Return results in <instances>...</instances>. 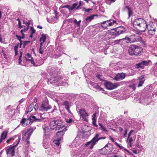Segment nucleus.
<instances>
[{"label":"nucleus","instance_id":"nucleus-26","mask_svg":"<svg viewBox=\"0 0 157 157\" xmlns=\"http://www.w3.org/2000/svg\"><path fill=\"white\" fill-rule=\"evenodd\" d=\"M108 146L107 144H106L105 146L101 149L100 150V152L102 155H105L107 154L109 151V150L106 149V147H107Z\"/></svg>","mask_w":157,"mask_h":157},{"label":"nucleus","instance_id":"nucleus-44","mask_svg":"<svg viewBox=\"0 0 157 157\" xmlns=\"http://www.w3.org/2000/svg\"><path fill=\"white\" fill-rule=\"evenodd\" d=\"M31 21L30 20H29L27 22H26L25 23V21H24V23L25 24V25H26V26H29V25L31 24Z\"/></svg>","mask_w":157,"mask_h":157},{"label":"nucleus","instance_id":"nucleus-27","mask_svg":"<svg viewBox=\"0 0 157 157\" xmlns=\"http://www.w3.org/2000/svg\"><path fill=\"white\" fill-rule=\"evenodd\" d=\"M42 128L44 132V134L43 136H46V138H48V135L47 134V133L48 132L49 130L48 127L46 126H44L42 127Z\"/></svg>","mask_w":157,"mask_h":157},{"label":"nucleus","instance_id":"nucleus-33","mask_svg":"<svg viewBox=\"0 0 157 157\" xmlns=\"http://www.w3.org/2000/svg\"><path fill=\"white\" fill-rule=\"evenodd\" d=\"M46 39V36L44 34H42V37L40 38V42H44L45 41Z\"/></svg>","mask_w":157,"mask_h":157},{"label":"nucleus","instance_id":"nucleus-51","mask_svg":"<svg viewBox=\"0 0 157 157\" xmlns=\"http://www.w3.org/2000/svg\"><path fill=\"white\" fill-rule=\"evenodd\" d=\"M38 52L41 54H43L44 52V51L42 49V48H40L39 49Z\"/></svg>","mask_w":157,"mask_h":157},{"label":"nucleus","instance_id":"nucleus-1","mask_svg":"<svg viewBox=\"0 0 157 157\" xmlns=\"http://www.w3.org/2000/svg\"><path fill=\"white\" fill-rule=\"evenodd\" d=\"M131 22L133 24L134 27L139 29L141 32H144L147 28V24L146 21L141 18L136 19L134 21L131 19Z\"/></svg>","mask_w":157,"mask_h":157},{"label":"nucleus","instance_id":"nucleus-60","mask_svg":"<svg viewBox=\"0 0 157 157\" xmlns=\"http://www.w3.org/2000/svg\"><path fill=\"white\" fill-rule=\"evenodd\" d=\"M132 144V143H130L128 142V147H131Z\"/></svg>","mask_w":157,"mask_h":157},{"label":"nucleus","instance_id":"nucleus-29","mask_svg":"<svg viewBox=\"0 0 157 157\" xmlns=\"http://www.w3.org/2000/svg\"><path fill=\"white\" fill-rule=\"evenodd\" d=\"M8 133V131H5L2 132L1 134V138L2 139L4 140L6 138Z\"/></svg>","mask_w":157,"mask_h":157},{"label":"nucleus","instance_id":"nucleus-43","mask_svg":"<svg viewBox=\"0 0 157 157\" xmlns=\"http://www.w3.org/2000/svg\"><path fill=\"white\" fill-rule=\"evenodd\" d=\"M136 145L137 147L139 148H141L142 147L141 145L140 144V141H139L138 140H136Z\"/></svg>","mask_w":157,"mask_h":157},{"label":"nucleus","instance_id":"nucleus-9","mask_svg":"<svg viewBox=\"0 0 157 157\" xmlns=\"http://www.w3.org/2000/svg\"><path fill=\"white\" fill-rule=\"evenodd\" d=\"M117 24V22L113 20H109L104 21L101 24V26L104 29H107L108 26H112Z\"/></svg>","mask_w":157,"mask_h":157},{"label":"nucleus","instance_id":"nucleus-38","mask_svg":"<svg viewBox=\"0 0 157 157\" xmlns=\"http://www.w3.org/2000/svg\"><path fill=\"white\" fill-rule=\"evenodd\" d=\"M30 42V41H23V48H25V46L28 45L29 44Z\"/></svg>","mask_w":157,"mask_h":157},{"label":"nucleus","instance_id":"nucleus-59","mask_svg":"<svg viewBox=\"0 0 157 157\" xmlns=\"http://www.w3.org/2000/svg\"><path fill=\"white\" fill-rule=\"evenodd\" d=\"M97 78H98V79H100L101 80H102V78H101L102 76L98 74L97 75Z\"/></svg>","mask_w":157,"mask_h":157},{"label":"nucleus","instance_id":"nucleus-63","mask_svg":"<svg viewBox=\"0 0 157 157\" xmlns=\"http://www.w3.org/2000/svg\"><path fill=\"white\" fill-rule=\"evenodd\" d=\"M20 140H21V138L19 137L18 139L16 145H17L18 144L19 142L20 141Z\"/></svg>","mask_w":157,"mask_h":157},{"label":"nucleus","instance_id":"nucleus-39","mask_svg":"<svg viewBox=\"0 0 157 157\" xmlns=\"http://www.w3.org/2000/svg\"><path fill=\"white\" fill-rule=\"evenodd\" d=\"M136 84L134 83H133L132 85H130L129 86V87L133 90H134L136 89Z\"/></svg>","mask_w":157,"mask_h":157},{"label":"nucleus","instance_id":"nucleus-19","mask_svg":"<svg viewBox=\"0 0 157 157\" xmlns=\"http://www.w3.org/2000/svg\"><path fill=\"white\" fill-rule=\"evenodd\" d=\"M125 74L121 73H118L115 77L114 79L116 81H120L123 80L125 77Z\"/></svg>","mask_w":157,"mask_h":157},{"label":"nucleus","instance_id":"nucleus-4","mask_svg":"<svg viewBox=\"0 0 157 157\" xmlns=\"http://www.w3.org/2000/svg\"><path fill=\"white\" fill-rule=\"evenodd\" d=\"M100 133H96L90 141L86 143V145L87 146H89V148L90 149H92L99 140H101L105 139L106 138V136L100 137Z\"/></svg>","mask_w":157,"mask_h":157},{"label":"nucleus","instance_id":"nucleus-57","mask_svg":"<svg viewBox=\"0 0 157 157\" xmlns=\"http://www.w3.org/2000/svg\"><path fill=\"white\" fill-rule=\"evenodd\" d=\"M21 56H20L19 60H18V62L19 63V64H20L21 65V63L22 61V60H21Z\"/></svg>","mask_w":157,"mask_h":157},{"label":"nucleus","instance_id":"nucleus-25","mask_svg":"<svg viewBox=\"0 0 157 157\" xmlns=\"http://www.w3.org/2000/svg\"><path fill=\"white\" fill-rule=\"evenodd\" d=\"M97 16L96 15H93L91 16H88L86 19L85 23H86V24H88L91 21L93 20L94 17Z\"/></svg>","mask_w":157,"mask_h":157},{"label":"nucleus","instance_id":"nucleus-49","mask_svg":"<svg viewBox=\"0 0 157 157\" xmlns=\"http://www.w3.org/2000/svg\"><path fill=\"white\" fill-rule=\"evenodd\" d=\"M97 113H95L93 114V115L92 116V120H96V117Z\"/></svg>","mask_w":157,"mask_h":157},{"label":"nucleus","instance_id":"nucleus-61","mask_svg":"<svg viewBox=\"0 0 157 157\" xmlns=\"http://www.w3.org/2000/svg\"><path fill=\"white\" fill-rule=\"evenodd\" d=\"M127 130L126 129L125 131L124 134V137H126V135L127 134Z\"/></svg>","mask_w":157,"mask_h":157},{"label":"nucleus","instance_id":"nucleus-8","mask_svg":"<svg viewBox=\"0 0 157 157\" xmlns=\"http://www.w3.org/2000/svg\"><path fill=\"white\" fill-rule=\"evenodd\" d=\"M26 61H30L31 64H33L35 66H40L43 63V61L41 60L40 62H37V61L34 62L33 60V58L31 57L30 54L29 53L27 54L25 57Z\"/></svg>","mask_w":157,"mask_h":157},{"label":"nucleus","instance_id":"nucleus-52","mask_svg":"<svg viewBox=\"0 0 157 157\" xmlns=\"http://www.w3.org/2000/svg\"><path fill=\"white\" fill-rule=\"evenodd\" d=\"M151 25L148 26V27L147 28L148 30H149V29H151V30H152L153 29H155V28H154L153 27H151Z\"/></svg>","mask_w":157,"mask_h":157},{"label":"nucleus","instance_id":"nucleus-46","mask_svg":"<svg viewBox=\"0 0 157 157\" xmlns=\"http://www.w3.org/2000/svg\"><path fill=\"white\" fill-rule=\"evenodd\" d=\"M26 143V147H27V148H28V147L29 146V140H28V139H26L25 141Z\"/></svg>","mask_w":157,"mask_h":157},{"label":"nucleus","instance_id":"nucleus-45","mask_svg":"<svg viewBox=\"0 0 157 157\" xmlns=\"http://www.w3.org/2000/svg\"><path fill=\"white\" fill-rule=\"evenodd\" d=\"M127 140H128L129 142L132 143L133 141L134 140V138L130 137L129 138L128 137Z\"/></svg>","mask_w":157,"mask_h":157},{"label":"nucleus","instance_id":"nucleus-28","mask_svg":"<svg viewBox=\"0 0 157 157\" xmlns=\"http://www.w3.org/2000/svg\"><path fill=\"white\" fill-rule=\"evenodd\" d=\"M14 109L12 108L11 105H9L7 107L6 109V113L8 114H10V112H12Z\"/></svg>","mask_w":157,"mask_h":157},{"label":"nucleus","instance_id":"nucleus-17","mask_svg":"<svg viewBox=\"0 0 157 157\" xmlns=\"http://www.w3.org/2000/svg\"><path fill=\"white\" fill-rule=\"evenodd\" d=\"M66 7L69 10L70 12H72L74 9H76L78 10L79 9L80 7L78 5V4L77 3H75L73 4L71 6H69L68 5H67L63 7V8Z\"/></svg>","mask_w":157,"mask_h":157},{"label":"nucleus","instance_id":"nucleus-30","mask_svg":"<svg viewBox=\"0 0 157 157\" xmlns=\"http://www.w3.org/2000/svg\"><path fill=\"white\" fill-rule=\"evenodd\" d=\"M62 105L65 106V109L70 107V103L67 101H65L63 102Z\"/></svg>","mask_w":157,"mask_h":157},{"label":"nucleus","instance_id":"nucleus-62","mask_svg":"<svg viewBox=\"0 0 157 157\" xmlns=\"http://www.w3.org/2000/svg\"><path fill=\"white\" fill-rule=\"evenodd\" d=\"M24 101V99L23 98L21 99L19 101V104H20L21 103Z\"/></svg>","mask_w":157,"mask_h":157},{"label":"nucleus","instance_id":"nucleus-50","mask_svg":"<svg viewBox=\"0 0 157 157\" xmlns=\"http://www.w3.org/2000/svg\"><path fill=\"white\" fill-rule=\"evenodd\" d=\"M101 128V130L105 132H108V131L103 126Z\"/></svg>","mask_w":157,"mask_h":157},{"label":"nucleus","instance_id":"nucleus-54","mask_svg":"<svg viewBox=\"0 0 157 157\" xmlns=\"http://www.w3.org/2000/svg\"><path fill=\"white\" fill-rule=\"evenodd\" d=\"M36 104H35V105H34V103H32L31 105H30L29 106V109H31V108H32V107H33V106H36Z\"/></svg>","mask_w":157,"mask_h":157},{"label":"nucleus","instance_id":"nucleus-32","mask_svg":"<svg viewBox=\"0 0 157 157\" xmlns=\"http://www.w3.org/2000/svg\"><path fill=\"white\" fill-rule=\"evenodd\" d=\"M90 84L91 85L93 86H94V87L97 89H99L100 87L99 85H98L97 83L91 82H90Z\"/></svg>","mask_w":157,"mask_h":157},{"label":"nucleus","instance_id":"nucleus-3","mask_svg":"<svg viewBox=\"0 0 157 157\" xmlns=\"http://www.w3.org/2000/svg\"><path fill=\"white\" fill-rule=\"evenodd\" d=\"M49 125L52 129L63 131L65 128V126L63 124L62 121L60 119H55L51 120Z\"/></svg>","mask_w":157,"mask_h":157},{"label":"nucleus","instance_id":"nucleus-31","mask_svg":"<svg viewBox=\"0 0 157 157\" xmlns=\"http://www.w3.org/2000/svg\"><path fill=\"white\" fill-rule=\"evenodd\" d=\"M155 31L156 29H153L152 30H151V29H149L148 31V33L149 35L153 36L155 34Z\"/></svg>","mask_w":157,"mask_h":157},{"label":"nucleus","instance_id":"nucleus-2","mask_svg":"<svg viewBox=\"0 0 157 157\" xmlns=\"http://www.w3.org/2000/svg\"><path fill=\"white\" fill-rule=\"evenodd\" d=\"M126 29L123 26H120L116 28L115 29H112L111 31H108L106 33L105 36H108L109 39L117 36L121 34L124 33L126 31Z\"/></svg>","mask_w":157,"mask_h":157},{"label":"nucleus","instance_id":"nucleus-56","mask_svg":"<svg viewBox=\"0 0 157 157\" xmlns=\"http://www.w3.org/2000/svg\"><path fill=\"white\" fill-rule=\"evenodd\" d=\"M140 41H141V43L142 44H143L144 46H146L147 45V44L145 41L143 40L142 39Z\"/></svg>","mask_w":157,"mask_h":157},{"label":"nucleus","instance_id":"nucleus-55","mask_svg":"<svg viewBox=\"0 0 157 157\" xmlns=\"http://www.w3.org/2000/svg\"><path fill=\"white\" fill-rule=\"evenodd\" d=\"M132 152L135 154H137V151L136 148H134L132 150Z\"/></svg>","mask_w":157,"mask_h":157},{"label":"nucleus","instance_id":"nucleus-18","mask_svg":"<svg viewBox=\"0 0 157 157\" xmlns=\"http://www.w3.org/2000/svg\"><path fill=\"white\" fill-rule=\"evenodd\" d=\"M79 113L80 116L82 117L84 121H88V115L87 113L84 110L80 109L79 110Z\"/></svg>","mask_w":157,"mask_h":157},{"label":"nucleus","instance_id":"nucleus-15","mask_svg":"<svg viewBox=\"0 0 157 157\" xmlns=\"http://www.w3.org/2000/svg\"><path fill=\"white\" fill-rule=\"evenodd\" d=\"M105 86L107 89L111 90L116 88L117 86L115 83L113 84L110 82H108L105 83Z\"/></svg>","mask_w":157,"mask_h":157},{"label":"nucleus","instance_id":"nucleus-58","mask_svg":"<svg viewBox=\"0 0 157 157\" xmlns=\"http://www.w3.org/2000/svg\"><path fill=\"white\" fill-rule=\"evenodd\" d=\"M16 36L17 37V39L18 40H19L20 41H22L21 40V39L20 38V36L18 35H16Z\"/></svg>","mask_w":157,"mask_h":157},{"label":"nucleus","instance_id":"nucleus-36","mask_svg":"<svg viewBox=\"0 0 157 157\" xmlns=\"http://www.w3.org/2000/svg\"><path fill=\"white\" fill-rule=\"evenodd\" d=\"M28 148H26V150L24 151V156L25 157H29L28 155Z\"/></svg>","mask_w":157,"mask_h":157},{"label":"nucleus","instance_id":"nucleus-42","mask_svg":"<svg viewBox=\"0 0 157 157\" xmlns=\"http://www.w3.org/2000/svg\"><path fill=\"white\" fill-rule=\"evenodd\" d=\"M30 30L31 32V33H32V34H33L36 32V30L34 29L33 27H31L30 28Z\"/></svg>","mask_w":157,"mask_h":157},{"label":"nucleus","instance_id":"nucleus-13","mask_svg":"<svg viewBox=\"0 0 157 157\" xmlns=\"http://www.w3.org/2000/svg\"><path fill=\"white\" fill-rule=\"evenodd\" d=\"M151 102V99L150 98L144 95L141 96L140 99V102L144 105H147Z\"/></svg>","mask_w":157,"mask_h":157},{"label":"nucleus","instance_id":"nucleus-40","mask_svg":"<svg viewBox=\"0 0 157 157\" xmlns=\"http://www.w3.org/2000/svg\"><path fill=\"white\" fill-rule=\"evenodd\" d=\"M60 138H58L57 140L55 141V144L58 146L59 145L60 143L59 141L61 140Z\"/></svg>","mask_w":157,"mask_h":157},{"label":"nucleus","instance_id":"nucleus-10","mask_svg":"<svg viewBox=\"0 0 157 157\" xmlns=\"http://www.w3.org/2000/svg\"><path fill=\"white\" fill-rule=\"evenodd\" d=\"M51 106L49 105V102L48 100H44L41 104L39 109L41 111H47L50 109Z\"/></svg>","mask_w":157,"mask_h":157},{"label":"nucleus","instance_id":"nucleus-47","mask_svg":"<svg viewBox=\"0 0 157 157\" xmlns=\"http://www.w3.org/2000/svg\"><path fill=\"white\" fill-rule=\"evenodd\" d=\"M66 122L67 123H73L74 122V121H73V120L71 119V118H70L69 119H67V120H66Z\"/></svg>","mask_w":157,"mask_h":157},{"label":"nucleus","instance_id":"nucleus-64","mask_svg":"<svg viewBox=\"0 0 157 157\" xmlns=\"http://www.w3.org/2000/svg\"><path fill=\"white\" fill-rule=\"evenodd\" d=\"M46 73L45 72H42L41 73V75L43 76H45V75H46Z\"/></svg>","mask_w":157,"mask_h":157},{"label":"nucleus","instance_id":"nucleus-5","mask_svg":"<svg viewBox=\"0 0 157 157\" xmlns=\"http://www.w3.org/2000/svg\"><path fill=\"white\" fill-rule=\"evenodd\" d=\"M142 49L141 48L136 45H132L129 47L128 52L129 55L137 56L141 53Z\"/></svg>","mask_w":157,"mask_h":157},{"label":"nucleus","instance_id":"nucleus-7","mask_svg":"<svg viewBox=\"0 0 157 157\" xmlns=\"http://www.w3.org/2000/svg\"><path fill=\"white\" fill-rule=\"evenodd\" d=\"M44 120V118H41V119H37L36 118L35 116H30L29 118L27 120H26L25 118H23L22 120V121H21V123H22L23 125V126H25L27 125H28V124L26 123L25 124V123L26 121H30V122H33L34 121H36L37 122H41L43 121Z\"/></svg>","mask_w":157,"mask_h":157},{"label":"nucleus","instance_id":"nucleus-37","mask_svg":"<svg viewBox=\"0 0 157 157\" xmlns=\"http://www.w3.org/2000/svg\"><path fill=\"white\" fill-rule=\"evenodd\" d=\"M81 22V20H79L78 21H77L76 19H75L74 20V23L77 25L80 26V23Z\"/></svg>","mask_w":157,"mask_h":157},{"label":"nucleus","instance_id":"nucleus-21","mask_svg":"<svg viewBox=\"0 0 157 157\" xmlns=\"http://www.w3.org/2000/svg\"><path fill=\"white\" fill-rule=\"evenodd\" d=\"M125 10L127 11L128 15V18L129 19L130 17L132 16L133 14V10L132 8L129 7L128 6H126L124 8Z\"/></svg>","mask_w":157,"mask_h":157},{"label":"nucleus","instance_id":"nucleus-14","mask_svg":"<svg viewBox=\"0 0 157 157\" xmlns=\"http://www.w3.org/2000/svg\"><path fill=\"white\" fill-rule=\"evenodd\" d=\"M16 146H10L8 148H7L6 154L7 155H10L12 157L15 155V147Z\"/></svg>","mask_w":157,"mask_h":157},{"label":"nucleus","instance_id":"nucleus-34","mask_svg":"<svg viewBox=\"0 0 157 157\" xmlns=\"http://www.w3.org/2000/svg\"><path fill=\"white\" fill-rule=\"evenodd\" d=\"M29 27L28 26H25L24 28L23 29H22L21 31V34L23 35H24V33H23V32H25L27 30H28V29L29 28Z\"/></svg>","mask_w":157,"mask_h":157},{"label":"nucleus","instance_id":"nucleus-24","mask_svg":"<svg viewBox=\"0 0 157 157\" xmlns=\"http://www.w3.org/2000/svg\"><path fill=\"white\" fill-rule=\"evenodd\" d=\"M139 83L138 85V87L142 86L145 81V79L144 76L142 75L138 78Z\"/></svg>","mask_w":157,"mask_h":157},{"label":"nucleus","instance_id":"nucleus-35","mask_svg":"<svg viewBox=\"0 0 157 157\" xmlns=\"http://www.w3.org/2000/svg\"><path fill=\"white\" fill-rule=\"evenodd\" d=\"M120 13V10H116L114 13V15L117 17H119V15Z\"/></svg>","mask_w":157,"mask_h":157},{"label":"nucleus","instance_id":"nucleus-41","mask_svg":"<svg viewBox=\"0 0 157 157\" xmlns=\"http://www.w3.org/2000/svg\"><path fill=\"white\" fill-rule=\"evenodd\" d=\"M36 128V127H34L30 128L28 130V132H31L33 133Z\"/></svg>","mask_w":157,"mask_h":157},{"label":"nucleus","instance_id":"nucleus-12","mask_svg":"<svg viewBox=\"0 0 157 157\" xmlns=\"http://www.w3.org/2000/svg\"><path fill=\"white\" fill-rule=\"evenodd\" d=\"M58 69L56 67H49L47 69V72L52 76L58 75Z\"/></svg>","mask_w":157,"mask_h":157},{"label":"nucleus","instance_id":"nucleus-20","mask_svg":"<svg viewBox=\"0 0 157 157\" xmlns=\"http://www.w3.org/2000/svg\"><path fill=\"white\" fill-rule=\"evenodd\" d=\"M43 145L45 149H47L49 147V142H48V138H46V136H43Z\"/></svg>","mask_w":157,"mask_h":157},{"label":"nucleus","instance_id":"nucleus-23","mask_svg":"<svg viewBox=\"0 0 157 157\" xmlns=\"http://www.w3.org/2000/svg\"><path fill=\"white\" fill-rule=\"evenodd\" d=\"M23 41H20V43H18L14 47V51L15 52V56H16L18 54V47L19 46V48H21V45H22Z\"/></svg>","mask_w":157,"mask_h":157},{"label":"nucleus","instance_id":"nucleus-22","mask_svg":"<svg viewBox=\"0 0 157 157\" xmlns=\"http://www.w3.org/2000/svg\"><path fill=\"white\" fill-rule=\"evenodd\" d=\"M67 130V127L65 126V128L63 131L60 130H58V131L56 133V136L58 137L59 138L62 139L63 136L65 132Z\"/></svg>","mask_w":157,"mask_h":157},{"label":"nucleus","instance_id":"nucleus-16","mask_svg":"<svg viewBox=\"0 0 157 157\" xmlns=\"http://www.w3.org/2000/svg\"><path fill=\"white\" fill-rule=\"evenodd\" d=\"M149 61H143L140 63L136 64V67L137 68H144L145 66L148 65Z\"/></svg>","mask_w":157,"mask_h":157},{"label":"nucleus","instance_id":"nucleus-53","mask_svg":"<svg viewBox=\"0 0 157 157\" xmlns=\"http://www.w3.org/2000/svg\"><path fill=\"white\" fill-rule=\"evenodd\" d=\"M93 124L96 127H98V125L96 124V120H93Z\"/></svg>","mask_w":157,"mask_h":157},{"label":"nucleus","instance_id":"nucleus-11","mask_svg":"<svg viewBox=\"0 0 157 157\" xmlns=\"http://www.w3.org/2000/svg\"><path fill=\"white\" fill-rule=\"evenodd\" d=\"M51 77L50 79L48 81V84L54 85V84L60 80L61 78L59 77L58 75H53L51 76Z\"/></svg>","mask_w":157,"mask_h":157},{"label":"nucleus","instance_id":"nucleus-48","mask_svg":"<svg viewBox=\"0 0 157 157\" xmlns=\"http://www.w3.org/2000/svg\"><path fill=\"white\" fill-rule=\"evenodd\" d=\"M18 27L20 29H21L22 28V26L21 25V22L20 20H19L18 23Z\"/></svg>","mask_w":157,"mask_h":157},{"label":"nucleus","instance_id":"nucleus-6","mask_svg":"<svg viewBox=\"0 0 157 157\" xmlns=\"http://www.w3.org/2000/svg\"><path fill=\"white\" fill-rule=\"evenodd\" d=\"M141 39V38L140 36L138 34L136 33L135 34H132L130 36V37H126L125 38H123L119 40H126L127 43L132 42L133 43L135 41H139Z\"/></svg>","mask_w":157,"mask_h":157}]
</instances>
